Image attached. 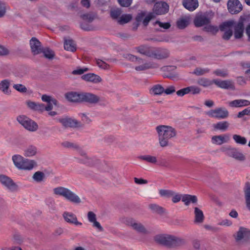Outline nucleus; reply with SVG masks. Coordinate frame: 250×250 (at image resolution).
<instances>
[{
    "instance_id": "obj_49",
    "label": "nucleus",
    "mask_w": 250,
    "mask_h": 250,
    "mask_svg": "<svg viewBox=\"0 0 250 250\" xmlns=\"http://www.w3.org/2000/svg\"><path fill=\"white\" fill-rule=\"evenodd\" d=\"M44 177L45 175L42 172L38 171L34 174L33 179L37 182H41L43 180Z\"/></svg>"
},
{
    "instance_id": "obj_46",
    "label": "nucleus",
    "mask_w": 250,
    "mask_h": 250,
    "mask_svg": "<svg viewBox=\"0 0 250 250\" xmlns=\"http://www.w3.org/2000/svg\"><path fill=\"white\" fill-rule=\"evenodd\" d=\"M198 84L204 87H207L214 83L212 81H210L207 78H201L198 79L197 81Z\"/></svg>"
},
{
    "instance_id": "obj_25",
    "label": "nucleus",
    "mask_w": 250,
    "mask_h": 250,
    "mask_svg": "<svg viewBox=\"0 0 250 250\" xmlns=\"http://www.w3.org/2000/svg\"><path fill=\"white\" fill-rule=\"evenodd\" d=\"M66 99L72 102H81V93L70 92L65 94Z\"/></svg>"
},
{
    "instance_id": "obj_8",
    "label": "nucleus",
    "mask_w": 250,
    "mask_h": 250,
    "mask_svg": "<svg viewBox=\"0 0 250 250\" xmlns=\"http://www.w3.org/2000/svg\"><path fill=\"white\" fill-rule=\"evenodd\" d=\"M227 6L229 12L231 14L239 13L243 8L239 0H229L228 1Z\"/></svg>"
},
{
    "instance_id": "obj_36",
    "label": "nucleus",
    "mask_w": 250,
    "mask_h": 250,
    "mask_svg": "<svg viewBox=\"0 0 250 250\" xmlns=\"http://www.w3.org/2000/svg\"><path fill=\"white\" fill-rule=\"evenodd\" d=\"M24 159L25 158H24L22 156L19 154L14 155L12 158V160L15 166L18 169L20 168Z\"/></svg>"
},
{
    "instance_id": "obj_32",
    "label": "nucleus",
    "mask_w": 250,
    "mask_h": 250,
    "mask_svg": "<svg viewBox=\"0 0 250 250\" xmlns=\"http://www.w3.org/2000/svg\"><path fill=\"white\" fill-rule=\"evenodd\" d=\"M64 49L71 51L75 52L76 50V46L74 42L72 40H66L64 43Z\"/></svg>"
},
{
    "instance_id": "obj_37",
    "label": "nucleus",
    "mask_w": 250,
    "mask_h": 250,
    "mask_svg": "<svg viewBox=\"0 0 250 250\" xmlns=\"http://www.w3.org/2000/svg\"><path fill=\"white\" fill-rule=\"evenodd\" d=\"M229 125V124L227 121H222L213 124V126L215 130H220L224 131L228 129Z\"/></svg>"
},
{
    "instance_id": "obj_14",
    "label": "nucleus",
    "mask_w": 250,
    "mask_h": 250,
    "mask_svg": "<svg viewBox=\"0 0 250 250\" xmlns=\"http://www.w3.org/2000/svg\"><path fill=\"white\" fill-rule=\"evenodd\" d=\"M242 239L250 241V229L241 227L237 232L235 240L236 242H239Z\"/></svg>"
},
{
    "instance_id": "obj_38",
    "label": "nucleus",
    "mask_w": 250,
    "mask_h": 250,
    "mask_svg": "<svg viewBox=\"0 0 250 250\" xmlns=\"http://www.w3.org/2000/svg\"><path fill=\"white\" fill-rule=\"evenodd\" d=\"M189 24V21L187 18H181L176 22V25L179 29L186 28Z\"/></svg>"
},
{
    "instance_id": "obj_3",
    "label": "nucleus",
    "mask_w": 250,
    "mask_h": 250,
    "mask_svg": "<svg viewBox=\"0 0 250 250\" xmlns=\"http://www.w3.org/2000/svg\"><path fill=\"white\" fill-rule=\"evenodd\" d=\"M169 11V5L165 1L156 2L153 8V12H149L142 21L145 26H147L149 22L156 17V15H161L167 13Z\"/></svg>"
},
{
    "instance_id": "obj_45",
    "label": "nucleus",
    "mask_w": 250,
    "mask_h": 250,
    "mask_svg": "<svg viewBox=\"0 0 250 250\" xmlns=\"http://www.w3.org/2000/svg\"><path fill=\"white\" fill-rule=\"evenodd\" d=\"M219 27L212 25H207L204 27V30L207 32L211 33L213 35H215L219 31Z\"/></svg>"
},
{
    "instance_id": "obj_16",
    "label": "nucleus",
    "mask_w": 250,
    "mask_h": 250,
    "mask_svg": "<svg viewBox=\"0 0 250 250\" xmlns=\"http://www.w3.org/2000/svg\"><path fill=\"white\" fill-rule=\"evenodd\" d=\"M81 78L86 82L93 83H98L102 81V78L99 76L92 73L84 74L82 76Z\"/></svg>"
},
{
    "instance_id": "obj_20",
    "label": "nucleus",
    "mask_w": 250,
    "mask_h": 250,
    "mask_svg": "<svg viewBox=\"0 0 250 250\" xmlns=\"http://www.w3.org/2000/svg\"><path fill=\"white\" fill-rule=\"evenodd\" d=\"M42 100L43 102H46L47 103L46 106V110L50 111L53 109V105H57V101L53 98L51 96H48L47 95H43L42 96Z\"/></svg>"
},
{
    "instance_id": "obj_39",
    "label": "nucleus",
    "mask_w": 250,
    "mask_h": 250,
    "mask_svg": "<svg viewBox=\"0 0 250 250\" xmlns=\"http://www.w3.org/2000/svg\"><path fill=\"white\" fill-rule=\"evenodd\" d=\"M164 91V88L159 84L154 85L150 89V92L155 95H161Z\"/></svg>"
},
{
    "instance_id": "obj_4",
    "label": "nucleus",
    "mask_w": 250,
    "mask_h": 250,
    "mask_svg": "<svg viewBox=\"0 0 250 250\" xmlns=\"http://www.w3.org/2000/svg\"><path fill=\"white\" fill-rule=\"evenodd\" d=\"M155 241L168 248H174L180 246L183 240L168 234H159L154 237Z\"/></svg>"
},
{
    "instance_id": "obj_7",
    "label": "nucleus",
    "mask_w": 250,
    "mask_h": 250,
    "mask_svg": "<svg viewBox=\"0 0 250 250\" xmlns=\"http://www.w3.org/2000/svg\"><path fill=\"white\" fill-rule=\"evenodd\" d=\"M207 114L211 117L224 119L229 116V112L225 108L219 107L209 111Z\"/></svg>"
},
{
    "instance_id": "obj_21",
    "label": "nucleus",
    "mask_w": 250,
    "mask_h": 250,
    "mask_svg": "<svg viewBox=\"0 0 250 250\" xmlns=\"http://www.w3.org/2000/svg\"><path fill=\"white\" fill-rule=\"evenodd\" d=\"M210 22V20L209 18L201 15L200 16L196 17L194 20V23L196 27H199L205 25H208Z\"/></svg>"
},
{
    "instance_id": "obj_23",
    "label": "nucleus",
    "mask_w": 250,
    "mask_h": 250,
    "mask_svg": "<svg viewBox=\"0 0 250 250\" xmlns=\"http://www.w3.org/2000/svg\"><path fill=\"white\" fill-rule=\"evenodd\" d=\"M250 105V101L245 99L234 100L229 102V105L230 107H240L247 106Z\"/></svg>"
},
{
    "instance_id": "obj_12",
    "label": "nucleus",
    "mask_w": 250,
    "mask_h": 250,
    "mask_svg": "<svg viewBox=\"0 0 250 250\" xmlns=\"http://www.w3.org/2000/svg\"><path fill=\"white\" fill-rule=\"evenodd\" d=\"M227 155L239 161H244L245 156L239 151V149L235 147H229L226 149Z\"/></svg>"
},
{
    "instance_id": "obj_64",
    "label": "nucleus",
    "mask_w": 250,
    "mask_h": 250,
    "mask_svg": "<svg viewBox=\"0 0 250 250\" xmlns=\"http://www.w3.org/2000/svg\"><path fill=\"white\" fill-rule=\"evenodd\" d=\"M6 10L5 3L0 1V18L3 17L5 15Z\"/></svg>"
},
{
    "instance_id": "obj_33",
    "label": "nucleus",
    "mask_w": 250,
    "mask_h": 250,
    "mask_svg": "<svg viewBox=\"0 0 250 250\" xmlns=\"http://www.w3.org/2000/svg\"><path fill=\"white\" fill-rule=\"evenodd\" d=\"M194 214H195V223H202L204 219V215L203 211L198 208L195 207L194 208Z\"/></svg>"
},
{
    "instance_id": "obj_2",
    "label": "nucleus",
    "mask_w": 250,
    "mask_h": 250,
    "mask_svg": "<svg viewBox=\"0 0 250 250\" xmlns=\"http://www.w3.org/2000/svg\"><path fill=\"white\" fill-rule=\"evenodd\" d=\"M246 19L241 16L238 22L233 20L227 21L223 22L219 25V29L221 31H225L228 28L233 27L234 32H233L235 40L242 39L244 36L245 30L244 21Z\"/></svg>"
},
{
    "instance_id": "obj_58",
    "label": "nucleus",
    "mask_w": 250,
    "mask_h": 250,
    "mask_svg": "<svg viewBox=\"0 0 250 250\" xmlns=\"http://www.w3.org/2000/svg\"><path fill=\"white\" fill-rule=\"evenodd\" d=\"M12 241L15 244H21L22 242V239L21 236L18 234L14 235Z\"/></svg>"
},
{
    "instance_id": "obj_26",
    "label": "nucleus",
    "mask_w": 250,
    "mask_h": 250,
    "mask_svg": "<svg viewBox=\"0 0 250 250\" xmlns=\"http://www.w3.org/2000/svg\"><path fill=\"white\" fill-rule=\"evenodd\" d=\"M245 203L248 209L250 211V183L247 182L245 183L244 188Z\"/></svg>"
},
{
    "instance_id": "obj_24",
    "label": "nucleus",
    "mask_w": 250,
    "mask_h": 250,
    "mask_svg": "<svg viewBox=\"0 0 250 250\" xmlns=\"http://www.w3.org/2000/svg\"><path fill=\"white\" fill-rule=\"evenodd\" d=\"M229 139L228 134H225L224 136L217 135L213 136L212 137L211 141L213 144L221 145L224 143L227 142Z\"/></svg>"
},
{
    "instance_id": "obj_41",
    "label": "nucleus",
    "mask_w": 250,
    "mask_h": 250,
    "mask_svg": "<svg viewBox=\"0 0 250 250\" xmlns=\"http://www.w3.org/2000/svg\"><path fill=\"white\" fill-rule=\"evenodd\" d=\"M132 19V16L130 14L122 15L118 20V22L120 24H124L130 21Z\"/></svg>"
},
{
    "instance_id": "obj_62",
    "label": "nucleus",
    "mask_w": 250,
    "mask_h": 250,
    "mask_svg": "<svg viewBox=\"0 0 250 250\" xmlns=\"http://www.w3.org/2000/svg\"><path fill=\"white\" fill-rule=\"evenodd\" d=\"M62 146L66 148H77L78 146L75 144H74L71 142L65 141L62 144Z\"/></svg>"
},
{
    "instance_id": "obj_61",
    "label": "nucleus",
    "mask_w": 250,
    "mask_h": 250,
    "mask_svg": "<svg viewBox=\"0 0 250 250\" xmlns=\"http://www.w3.org/2000/svg\"><path fill=\"white\" fill-rule=\"evenodd\" d=\"M120 5L123 7L129 6L132 2V0H118Z\"/></svg>"
},
{
    "instance_id": "obj_44",
    "label": "nucleus",
    "mask_w": 250,
    "mask_h": 250,
    "mask_svg": "<svg viewBox=\"0 0 250 250\" xmlns=\"http://www.w3.org/2000/svg\"><path fill=\"white\" fill-rule=\"evenodd\" d=\"M232 138L235 142L238 144L245 145L247 143V139L245 137L237 134H234L233 135Z\"/></svg>"
},
{
    "instance_id": "obj_42",
    "label": "nucleus",
    "mask_w": 250,
    "mask_h": 250,
    "mask_svg": "<svg viewBox=\"0 0 250 250\" xmlns=\"http://www.w3.org/2000/svg\"><path fill=\"white\" fill-rule=\"evenodd\" d=\"M42 52L43 53L44 56L48 59L51 60L55 56L54 52L49 48H45L42 49Z\"/></svg>"
},
{
    "instance_id": "obj_43",
    "label": "nucleus",
    "mask_w": 250,
    "mask_h": 250,
    "mask_svg": "<svg viewBox=\"0 0 250 250\" xmlns=\"http://www.w3.org/2000/svg\"><path fill=\"white\" fill-rule=\"evenodd\" d=\"M122 13L121 9L119 8H113L110 10V16L113 19L118 20Z\"/></svg>"
},
{
    "instance_id": "obj_51",
    "label": "nucleus",
    "mask_w": 250,
    "mask_h": 250,
    "mask_svg": "<svg viewBox=\"0 0 250 250\" xmlns=\"http://www.w3.org/2000/svg\"><path fill=\"white\" fill-rule=\"evenodd\" d=\"M142 160L146 161L147 162L155 164L157 162V159L156 157L152 156L150 155H144L142 156Z\"/></svg>"
},
{
    "instance_id": "obj_35",
    "label": "nucleus",
    "mask_w": 250,
    "mask_h": 250,
    "mask_svg": "<svg viewBox=\"0 0 250 250\" xmlns=\"http://www.w3.org/2000/svg\"><path fill=\"white\" fill-rule=\"evenodd\" d=\"M37 153V148L34 146H30L26 147L24 151V155L26 157H32Z\"/></svg>"
},
{
    "instance_id": "obj_55",
    "label": "nucleus",
    "mask_w": 250,
    "mask_h": 250,
    "mask_svg": "<svg viewBox=\"0 0 250 250\" xmlns=\"http://www.w3.org/2000/svg\"><path fill=\"white\" fill-rule=\"evenodd\" d=\"M96 64L102 69H107L109 68V65L101 60H97Z\"/></svg>"
},
{
    "instance_id": "obj_54",
    "label": "nucleus",
    "mask_w": 250,
    "mask_h": 250,
    "mask_svg": "<svg viewBox=\"0 0 250 250\" xmlns=\"http://www.w3.org/2000/svg\"><path fill=\"white\" fill-rule=\"evenodd\" d=\"M188 88L189 89L188 93H191L193 95L198 94L201 92V89L196 86L192 85L188 86Z\"/></svg>"
},
{
    "instance_id": "obj_28",
    "label": "nucleus",
    "mask_w": 250,
    "mask_h": 250,
    "mask_svg": "<svg viewBox=\"0 0 250 250\" xmlns=\"http://www.w3.org/2000/svg\"><path fill=\"white\" fill-rule=\"evenodd\" d=\"M155 47L142 45V55L148 57L154 58Z\"/></svg>"
},
{
    "instance_id": "obj_13",
    "label": "nucleus",
    "mask_w": 250,
    "mask_h": 250,
    "mask_svg": "<svg viewBox=\"0 0 250 250\" xmlns=\"http://www.w3.org/2000/svg\"><path fill=\"white\" fill-rule=\"evenodd\" d=\"M30 46L31 52L34 55L39 54L42 51V47L41 43L35 37H32L30 40Z\"/></svg>"
},
{
    "instance_id": "obj_31",
    "label": "nucleus",
    "mask_w": 250,
    "mask_h": 250,
    "mask_svg": "<svg viewBox=\"0 0 250 250\" xmlns=\"http://www.w3.org/2000/svg\"><path fill=\"white\" fill-rule=\"evenodd\" d=\"M35 165L34 161L24 159L19 169L30 170L33 169Z\"/></svg>"
},
{
    "instance_id": "obj_10",
    "label": "nucleus",
    "mask_w": 250,
    "mask_h": 250,
    "mask_svg": "<svg viewBox=\"0 0 250 250\" xmlns=\"http://www.w3.org/2000/svg\"><path fill=\"white\" fill-rule=\"evenodd\" d=\"M100 98L91 93H81V102L95 104L99 102Z\"/></svg>"
},
{
    "instance_id": "obj_6",
    "label": "nucleus",
    "mask_w": 250,
    "mask_h": 250,
    "mask_svg": "<svg viewBox=\"0 0 250 250\" xmlns=\"http://www.w3.org/2000/svg\"><path fill=\"white\" fill-rule=\"evenodd\" d=\"M17 120L22 126L30 131H35L38 128L36 123L25 116H19Z\"/></svg>"
},
{
    "instance_id": "obj_11",
    "label": "nucleus",
    "mask_w": 250,
    "mask_h": 250,
    "mask_svg": "<svg viewBox=\"0 0 250 250\" xmlns=\"http://www.w3.org/2000/svg\"><path fill=\"white\" fill-rule=\"evenodd\" d=\"M62 217L64 221L68 224L75 226L82 225V223L78 221L76 215L72 212L64 211L62 214Z\"/></svg>"
},
{
    "instance_id": "obj_15",
    "label": "nucleus",
    "mask_w": 250,
    "mask_h": 250,
    "mask_svg": "<svg viewBox=\"0 0 250 250\" xmlns=\"http://www.w3.org/2000/svg\"><path fill=\"white\" fill-rule=\"evenodd\" d=\"M0 182L6 188L10 190H14L16 188V185L13 181L9 177L4 175H0Z\"/></svg>"
},
{
    "instance_id": "obj_48",
    "label": "nucleus",
    "mask_w": 250,
    "mask_h": 250,
    "mask_svg": "<svg viewBox=\"0 0 250 250\" xmlns=\"http://www.w3.org/2000/svg\"><path fill=\"white\" fill-rule=\"evenodd\" d=\"M222 38L225 41H229L233 35V30L231 28H228L224 31Z\"/></svg>"
},
{
    "instance_id": "obj_59",
    "label": "nucleus",
    "mask_w": 250,
    "mask_h": 250,
    "mask_svg": "<svg viewBox=\"0 0 250 250\" xmlns=\"http://www.w3.org/2000/svg\"><path fill=\"white\" fill-rule=\"evenodd\" d=\"M124 57L125 59H126V60L131 61L132 62H136V61L139 62L140 60V59L139 58L136 57V56L132 55L131 54H129L124 55Z\"/></svg>"
},
{
    "instance_id": "obj_50",
    "label": "nucleus",
    "mask_w": 250,
    "mask_h": 250,
    "mask_svg": "<svg viewBox=\"0 0 250 250\" xmlns=\"http://www.w3.org/2000/svg\"><path fill=\"white\" fill-rule=\"evenodd\" d=\"M156 24H158L159 27L163 28L164 29H168L171 27V24L170 22H162L158 20H157L153 23V26H155Z\"/></svg>"
},
{
    "instance_id": "obj_1",
    "label": "nucleus",
    "mask_w": 250,
    "mask_h": 250,
    "mask_svg": "<svg viewBox=\"0 0 250 250\" xmlns=\"http://www.w3.org/2000/svg\"><path fill=\"white\" fill-rule=\"evenodd\" d=\"M159 135V141L161 146L166 147L172 146L170 139L176 136L177 134L175 128L171 126L161 125L156 128Z\"/></svg>"
},
{
    "instance_id": "obj_9",
    "label": "nucleus",
    "mask_w": 250,
    "mask_h": 250,
    "mask_svg": "<svg viewBox=\"0 0 250 250\" xmlns=\"http://www.w3.org/2000/svg\"><path fill=\"white\" fill-rule=\"evenodd\" d=\"M170 56L168 49L163 47H155L154 59L159 60H165Z\"/></svg>"
},
{
    "instance_id": "obj_47",
    "label": "nucleus",
    "mask_w": 250,
    "mask_h": 250,
    "mask_svg": "<svg viewBox=\"0 0 250 250\" xmlns=\"http://www.w3.org/2000/svg\"><path fill=\"white\" fill-rule=\"evenodd\" d=\"M159 194L162 197L169 198L173 196L175 194V192L171 190L160 189L159 190Z\"/></svg>"
},
{
    "instance_id": "obj_18",
    "label": "nucleus",
    "mask_w": 250,
    "mask_h": 250,
    "mask_svg": "<svg viewBox=\"0 0 250 250\" xmlns=\"http://www.w3.org/2000/svg\"><path fill=\"white\" fill-rule=\"evenodd\" d=\"M58 121L65 127H76L79 125V122L76 120L70 118H60Z\"/></svg>"
},
{
    "instance_id": "obj_29",
    "label": "nucleus",
    "mask_w": 250,
    "mask_h": 250,
    "mask_svg": "<svg viewBox=\"0 0 250 250\" xmlns=\"http://www.w3.org/2000/svg\"><path fill=\"white\" fill-rule=\"evenodd\" d=\"M123 222L128 226H131L133 229L137 232H141V226L139 224L136 223L135 221L131 218H126L123 219Z\"/></svg>"
},
{
    "instance_id": "obj_34",
    "label": "nucleus",
    "mask_w": 250,
    "mask_h": 250,
    "mask_svg": "<svg viewBox=\"0 0 250 250\" xmlns=\"http://www.w3.org/2000/svg\"><path fill=\"white\" fill-rule=\"evenodd\" d=\"M149 208L153 213L162 215L165 212V209L161 206L155 204H151L149 205Z\"/></svg>"
},
{
    "instance_id": "obj_30",
    "label": "nucleus",
    "mask_w": 250,
    "mask_h": 250,
    "mask_svg": "<svg viewBox=\"0 0 250 250\" xmlns=\"http://www.w3.org/2000/svg\"><path fill=\"white\" fill-rule=\"evenodd\" d=\"M10 82L8 79H5L0 82V90L5 94H10L11 91L9 90Z\"/></svg>"
},
{
    "instance_id": "obj_19",
    "label": "nucleus",
    "mask_w": 250,
    "mask_h": 250,
    "mask_svg": "<svg viewBox=\"0 0 250 250\" xmlns=\"http://www.w3.org/2000/svg\"><path fill=\"white\" fill-rule=\"evenodd\" d=\"M87 219L88 221L93 224V227L96 228L99 231H102L103 228L100 223L97 221L96 215L93 211H89L87 213Z\"/></svg>"
},
{
    "instance_id": "obj_63",
    "label": "nucleus",
    "mask_w": 250,
    "mask_h": 250,
    "mask_svg": "<svg viewBox=\"0 0 250 250\" xmlns=\"http://www.w3.org/2000/svg\"><path fill=\"white\" fill-rule=\"evenodd\" d=\"M213 73L218 76H220L223 78L226 77L228 76V73L226 71H223L221 69H217L215 70Z\"/></svg>"
},
{
    "instance_id": "obj_27",
    "label": "nucleus",
    "mask_w": 250,
    "mask_h": 250,
    "mask_svg": "<svg viewBox=\"0 0 250 250\" xmlns=\"http://www.w3.org/2000/svg\"><path fill=\"white\" fill-rule=\"evenodd\" d=\"M182 201L186 206H188L190 203L196 204L198 199L195 195L186 194L182 195Z\"/></svg>"
},
{
    "instance_id": "obj_22",
    "label": "nucleus",
    "mask_w": 250,
    "mask_h": 250,
    "mask_svg": "<svg viewBox=\"0 0 250 250\" xmlns=\"http://www.w3.org/2000/svg\"><path fill=\"white\" fill-rule=\"evenodd\" d=\"M182 3L184 7L190 11H194L199 5L198 0H182Z\"/></svg>"
},
{
    "instance_id": "obj_40",
    "label": "nucleus",
    "mask_w": 250,
    "mask_h": 250,
    "mask_svg": "<svg viewBox=\"0 0 250 250\" xmlns=\"http://www.w3.org/2000/svg\"><path fill=\"white\" fill-rule=\"evenodd\" d=\"M158 67V64L153 61L146 62L142 64V71Z\"/></svg>"
},
{
    "instance_id": "obj_56",
    "label": "nucleus",
    "mask_w": 250,
    "mask_h": 250,
    "mask_svg": "<svg viewBox=\"0 0 250 250\" xmlns=\"http://www.w3.org/2000/svg\"><path fill=\"white\" fill-rule=\"evenodd\" d=\"M189 91V89L187 87L178 90L176 92V94L178 96L183 97L186 94H188Z\"/></svg>"
},
{
    "instance_id": "obj_57",
    "label": "nucleus",
    "mask_w": 250,
    "mask_h": 250,
    "mask_svg": "<svg viewBox=\"0 0 250 250\" xmlns=\"http://www.w3.org/2000/svg\"><path fill=\"white\" fill-rule=\"evenodd\" d=\"M88 70V68L87 67H83L82 68H79L76 70H74L72 74L73 75H81L83 74L84 72H86Z\"/></svg>"
},
{
    "instance_id": "obj_5",
    "label": "nucleus",
    "mask_w": 250,
    "mask_h": 250,
    "mask_svg": "<svg viewBox=\"0 0 250 250\" xmlns=\"http://www.w3.org/2000/svg\"><path fill=\"white\" fill-rule=\"evenodd\" d=\"M54 193L56 195L61 196L66 200L75 203L81 202V199L78 195L68 188L63 187H59L53 189Z\"/></svg>"
},
{
    "instance_id": "obj_17",
    "label": "nucleus",
    "mask_w": 250,
    "mask_h": 250,
    "mask_svg": "<svg viewBox=\"0 0 250 250\" xmlns=\"http://www.w3.org/2000/svg\"><path fill=\"white\" fill-rule=\"evenodd\" d=\"M213 82L219 87L223 89H234V85L229 80L221 81L217 79L213 80Z\"/></svg>"
},
{
    "instance_id": "obj_52",
    "label": "nucleus",
    "mask_w": 250,
    "mask_h": 250,
    "mask_svg": "<svg viewBox=\"0 0 250 250\" xmlns=\"http://www.w3.org/2000/svg\"><path fill=\"white\" fill-rule=\"evenodd\" d=\"M209 71V70L208 68L202 69L200 67H197L194 69L193 72V74H195L197 76H201L205 73L208 72Z\"/></svg>"
},
{
    "instance_id": "obj_60",
    "label": "nucleus",
    "mask_w": 250,
    "mask_h": 250,
    "mask_svg": "<svg viewBox=\"0 0 250 250\" xmlns=\"http://www.w3.org/2000/svg\"><path fill=\"white\" fill-rule=\"evenodd\" d=\"M176 91L175 87L173 85H170L166 89H164V92L167 95H170Z\"/></svg>"
},
{
    "instance_id": "obj_53",
    "label": "nucleus",
    "mask_w": 250,
    "mask_h": 250,
    "mask_svg": "<svg viewBox=\"0 0 250 250\" xmlns=\"http://www.w3.org/2000/svg\"><path fill=\"white\" fill-rule=\"evenodd\" d=\"M13 88L21 93H26L27 91L26 87L21 84H15L13 85Z\"/></svg>"
}]
</instances>
